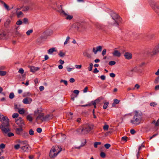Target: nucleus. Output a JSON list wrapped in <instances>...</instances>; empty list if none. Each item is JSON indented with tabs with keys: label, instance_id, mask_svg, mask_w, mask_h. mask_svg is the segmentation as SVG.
<instances>
[{
	"label": "nucleus",
	"instance_id": "obj_24",
	"mask_svg": "<svg viewBox=\"0 0 159 159\" xmlns=\"http://www.w3.org/2000/svg\"><path fill=\"white\" fill-rule=\"evenodd\" d=\"M9 129H10L9 128ZM10 130L9 131H8L7 134H4V133H3V134H4V135H6L7 134V136H8V137H12V136H13L14 135L13 133H11V132H10Z\"/></svg>",
	"mask_w": 159,
	"mask_h": 159
},
{
	"label": "nucleus",
	"instance_id": "obj_60",
	"mask_svg": "<svg viewBox=\"0 0 159 159\" xmlns=\"http://www.w3.org/2000/svg\"><path fill=\"white\" fill-rule=\"evenodd\" d=\"M110 76L111 77H112V78H114V77H115L116 75H115V74L113 73H111L110 74Z\"/></svg>",
	"mask_w": 159,
	"mask_h": 159
},
{
	"label": "nucleus",
	"instance_id": "obj_53",
	"mask_svg": "<svg viewBox=\"0 0 159 159\" xmlns=\"http://www.w3.org/2000/svg\"><path fill=\"white\" fill-rule=\"evenodd\" d=\"M5 147V145L4 143H1L0 145V148L2 149H4Z\"/></svg>",
	"mask_w": 159,
	"mask_h": 159
},
{
	"label": "nucleus",
	"instance_id": "obj_22",
	"mask_svg": "<svg viewBox=\"0 0 159 159\" xmlns=\"http://www.w3.org/2000/svg\"><path fill=\"white\" fill-rule=\"evenodd\" d=\"M55 48H52L49 49L48 51V53L49 54H52L55 51Z\"/></svg>",
	"mask_w": 159,
	"mask_h": 159
},
{
	"label": "nucleus",
	"instance_id": "obj_15",
	"mask_svg": "<svg viewBox=\"0 0 159 159\" xmlns=\"http://www.w3.org/2000/svg\"><path fill=\"white\" fill-rule=\"evenodd\" d=\"M24 138L27 139L29 138V135L27 132L23 131L21 135Z\"/></svg>",
	"mask_w": 159,
	"mask_h": 159
},
{
	"label": "nucleus",
	"instance_id": "obj_42",
	"mask_svg": "<svg viewBox=\"0 0 159 159\" xmlns=\"http://www.w3.org/2000/svg\"><path fill=\"white\" fill-rule=\"evenodd\" d=\"M19 116V114L17 113H14L12 115V117L14 118H17Z\"/></svg>",
	"mask_w": 159,
	"mask_h": 159
},
{
	"label": "nucleus",
	"instance_id": "obj_7",
	"mask_svg": "<svg viewBox=\"0 0 159 159\" xmlns=\"http://www.w3.org/2000/svg\"><path fill=\"white\" fill-rule=\"evenodd\" d=\"M15 122L19 127H23V125H25L24 121L21 117L15 119Z\"/></svg>",
	"mask_w": 159,
	"mask_h": 159
},
{
	"label": "nucleus",
	"instance_id": "obj_12",
	"mask_svg": "<svg viewBox=\"0 0 159 159\" xmlns=\"http://www.w3.org/2000/svg\"><path fill=\"white\" fill-rule=\"evenodd\" d=\"M32 101V99L29 97L24 98L23 100V102L25 104H30Z\"/></svg>",
	"mask_w": 159,
	"mask_h": 159
},
{
	"label": "nucleus",
	"instance_id": "obj_57",
	"mask_svg": "<svg viewBox=\"0 0 159 159\" xmlns=\"http://www.w3.org/2000/svg\"><path fill=\"white\" fill-rule=\"evenodd\" d=\"M64 82V84H65L66 85H67V82L66 80H61V82Z\"/></svg>",
	"mask_w": 159,
	"mask_h": 159
},
{
	"label": "nucleus",
	"instance_id": "obj_55",
	"mask_svg": "<svg viewBox=\"0 0 159 159\" xmlns=\"http://www.w3.org/2000/svg\"><path fill=\"white\" fill-rule=\"evenodd\" d=\"M18 72L22 74L24 72V70L22 68H20Z\"/></svg>",
	"mask_w": 159,
	"mask_h": 159
},
{
	"label": "nucleus",
	"instance_id": "obj_46",
	"mask_svg": "<svg viewBox=\"0 0 159 159\" xmlns=\"http://www.w3.org/2000/svg\"><path fill=\"white\" fill-rule=\"evenodd\" d=\"M14 95L13 93H11L10 94L9 97L11 99H12L14 97Z\"/></svg>",
	"mask_w": 159,
	"mask_h": 159
},
{
	"label": "nucleus",
	"instance_id": "obj_1",
	"mask_svg": "<svg viewBox=\"0 0 159 159\" xmlns=\"http://www.w3.org/2000/svg\"><path fill=\"white\" fill-rule=\"evenodd\" d=\"M0 121L2 122V124L0 125V129L2 131L4 134H6L10 131L9 129V120L7 117L2 115L0 113Z\"/></svg>",
	"mask_w": 159,
	"mask_h": 159
},
{
	"label": "nucleus",
	"instance_id": "obj_49",
	"mask_svg": "<svg viewBox=\"0 0 159 159\" xmlns=\"http://www.w3.org/2000/svg\"><path fill=\"white\" fill-rule=\"evenodd\" d=\"M22 23V22L20 20H19L16 23L17 25H21Z\"/></svg>",
	"mask_w": 159,
	"mask_h": 159
},
{
	"label": "nucleus",
	"instance_id": "obj_8",
	"mask_svg": "<svg viewBox=\"0 0 159 159\" xmlns=\"http://www.w3.org/2000/svg\"><path fill=\"white\" fill-rule=\"evenodd\" d=\"M60 14L62 15H63L64 16L66 17V19L68 20H70L73 18V16L67 14L66 13L64 10H61L60 12Z\"/></svg>",
	"mask_w": 159,
	"mask_h": 159
},
{
	"label": "nucleus",
	"instance_id": "obj_5",
	"mask_svg": "<svg viewBox=\"0 0 159 159\" xmlns=\"http://www.w3.org/2000/svg\"><path fill=\"white\" fill-rule=\"evenodd\" d=\"M34 115L36 116L38 115L36 118L37 122L38 124L42 123L44 121H43V119L44 117V113L40 112L39 111L38 109L34 112Z\"/></svg>",
	"mask_w": 159,
	"mask_h": 159
},
{
	"label": "nucleus",
	"instance_id": "obj_56",
	"mask_svg": "<svg viewBox=\"0 0 159 159\" xmlns=\"http://www.w3.org/2000/svg\"><path fill=\"white\" fill-rule=\"evenodd\" d=\"M130 132L131 134H133L135 133L136 131L134 129H131L130 130Z\"/></svg>",
	"mask_w": 159,
	"mask_h": 159
},
{
	"label": "nucleus",
	"instance_id": "obj_62",
	"mask_svg": "<svg viewBox=\"0 0 159 159\" xmlns=\"http://www.w3.org/2000/svg\"><path fill=\"white\" fill-rule=\"evenodd\" d=\"M44 89V86H40L39 88V90L41 91H43Z\"/></svg>",
	"mask_w": 159,
	"mask_h": 159
},
{
	"label": "nucleus",
	"instance_id": "obj_17",
	"mask_svg": "<svg viewBox=\"0 0 159 159\" xmlns=\"http://www.w3.org/2000/svg\"><path fill=\"white\" fill-rule=\"evenodd\" d=\"M115 23L116 24L117 26H118L120 23L122 22V19L119 16L118 18L115 20Z\"/></svg>",
	"mask_w": 159,
	"mask_h": 159
},
{
	"label": "nucleus",
	"instance_id": "obj_28",
	"mask_svg": "<svg viewBox=\"0 0 159 159\" xmlns=\"http://www.w3.org/2000/svg\"><path fill=\"white\" fill-rule=\"evenodd\" d=\"M109 104V102H105L103 106V109H106L107 108L108 104Z\"/></svg>",
	"mask_w": 159,
	"mask_h": 159
},
{
	"label": "nucleus",
	"instance_id": "obj_47",
	"mask_svg": "<svg viewBox=\"0 0 159 159\" xmlns=\"http://www.w3.org/2000/svg\"><path fill=\"white\" fill-rule=\"evenodd\" d=\"M106 149H108L111 147V145L109 144L106 143L104 145Z\"/></svg>",
	"mask_w": 159,
	"mask_h": 159
},
{
	"label": "nucleus",
	"instance_id": "obj_39",
	"mask_svg": "<svg viewBox=\"0 0 159 159\" xmlns=\"http://www.w3.org/2000/svg\"><path fill=\"white\" fill-rule=\"evenodd\" d=\"M100 156L101 157L104 158L106 157V154L104 152H101L100 154Z\"/></svg>",
	"mask_w": 159,
	"mask_h": 159
},
{
	"label": "nucleus",
	"instance_id": "obj_27",
	"mask_svg": "<svg viewBox=\"0 0 159 159\" xmlns=\"http://www.w3.org/2000/svg\"><path fill=\"white\" fill-rule=\"evenodd\" d=\"M11 22V21L9 19H8L7 20V21L5 22L4 24V25L5 27H7L8 25L10 24Z\"/></svg>",
	"mask_w": 159,
	"mask_h": 159
},
{
	"label": "nucleus",
	"instance_id": "obj_10",
	"mask_svg": "<svg viewBox=\"0 0 159 159\" xmlns=\"http://www.w3.org/2000/svg\"><path fill=\"white\" fill-rule=\"evenodd\" d=\"M53 115L52 114H47L44 116L43 119V121H48L52 119L53 118Z\"/></svg>",
	"mask_w": 159,
	"mask_h": 159
},
{
	"label": "nucleus",
	"instance_id": "obj_45",
	"mask_svg": "<svg viewBox=\"0 0 159 159\" xmlns=\"http://www.w3.org/2000/svg\"><path fill=\"white\" fill-rule=\"evenodd\" d=\"M116 62L114 61H111L109 62V64L111 66H112L116 64Z\"/></svg>",
	"mask_w": 159,
	"mask_h": 159
},
{
	"label": "nucleus",
	"instance_id": "obj_63",
	"mask_svg": "<svg viewBox=\"0 0 159 159\" xmlns=\"http://www.w3.org/2000/svg\"><path fill=\"white\" fill-rule=\"evenodd\" d=\"M100 78L102 80H104L106 79L105 76L104 75H102L101 76Z\"/></svg>",
	"mask_w": 159,
	"mask_h": 159
},
{
	"label": "nucleus",
	"instance_id": "obj_64",
	"mask_svg": "<svg viewBox=\"0 0 159 159\" xmlns=\"http://www.w3.org/2000/svg\"><path fill=\"white\" fill-rule=\"evenodd\" d=\"M73 92L74 93L78 95L79 93V91L77 90H74Z\"/></svg>",
	"mask_w": 159,
	"mask_h": 159
},
{
	"label": "nucleus",
	"instance_id": "obj_18",
	"mask_svg": "<svg viewBox=\"0 0 159 159\" xmlns=\"http://www.w3.org/2000/svg\"><path fill=\"white\" fill-rule=\"evenodd\" d=\"M101 99L102 98H98V99L95 100L94 101V102H93V104L94 106V108H96V103L99 102Z\"/></svg>",
	"mask_w": 159,
	"mask_h": 159
},
{
	"label": "nucleus",
	"instance_id": "obj_50",
	"mask_svg": "<svg viewBox=\"0 0 159 159\" xmlns=\"http://www.w3.org/2000/svg\"><path fill=\"white\" fill-rule=\"evenodd\" d=\"M70 39V37H69V36L67 37L64 43V44L65 45V44H67V42L69 41Z\"/></svg>",
	"mask_w": 159,
	"mask_h": 159
},
{
	"label": "nucleus",
	"instance_id": "obj_25",
	"mask_svg": "<svg viewBox=\"0 0 159 159\" xmlns=\"http://www.w3.org/2000/svg\"><path fill=\"white\" fill-rule=\"evenodd\" d=\"M26 119L30 122L32 121L33 119L32 117L30 115H28L26 116Z\"/></svg>",
	"mask_w": 159,
	"mask_h": 159
},
{
	"label": "nucleus",
	"instance_id": "obj_54",
	"mask_svg": "<svg viewBox=\"0 0 159 159\" xmlns=\"http://www.w3.org/2000/svg\"><path fill=\"white\" fill-rule=\"evenodd\" d=\"M128 139V138L126 136H124L121 138V140L123 141H127V139Z\"/></svg>",
	"mask_w": 159,
	"mask_h": 159
},
{
	"label": "nucleus",
	"instance_id": "obj_3",
	"mask_svg": "<svg viewBox=\"0 0 159 159\" xmlns=\"http://www.w3.org/2000/svg\"><path fill=\"white\" fill-rule=\"evenodd\" d=\"M62 148L60 146L53 147L50 150L49 156L50 158L56 157L62 150Z\"/></svg>",
	"mask_w": 159,
	"mask_h": 159
},
{
	"label": "nucleus",
	"instance_id": "obj_26",
	"mask_svg": "<svg viewBox=\"0 0 159 159\" xmlns=\"http://www.w3.org/2000/svg\"><path fill=\"white\" fill-rule=\"evenodd\" d=\"M23 21L24 24H29L28 19L26 18H24L23 20Z\"/></svg>",
	"mask_w": 159,
	"mask_h": 159
},
{
	"label": "nucleus",
	"instance_id": "obj_36",
	"mask_svg": "<svg viewBox=\"0 0 159 159\" xmlns=\"http://www.w3.org/2000/svg\"><path fill=\"white\" fill-rule=\"evenodd\" d=\"M95 26L96 27L99 29H100L102 28V25L100 24L97 23L95 24Z\"/></svg>",
	"mask_w": 159,
	"mask_h": 159
},
{
	"label": "nucleus",
	"instance_id": "obj_23",
	"mask_svg": "<svg viewBox=\"0 0 159 159\" xmlns=\"http://www.w3.org/2000/svg\"><path fill=\"white\" fill-rule=\"evenodd\" d=\"M120 101V100H118L117 99H114L113 100V103L112 104V106H113V105H115L116 104H118L119 103Z\"/></svg>",
	"mask_w": 159,
	"mask_h": 159
},
{
	"label": "nucleus",
	"instance_id": "obj_4",
	"mask_svg": "<svg viewBox=\"0 0 159 159\" xmlns=\"http://www.w3.org/2000/svg\"><path fill=\"white\" fill-rule=\"evenodd\" d=\"M94 126L93 124L86 125H84L81 129V132L83 134H87L92 130Z\"/></svg>",
	"mask_w": 159,
	"mask_h": 159
},
{
	"label": "nucleus",
	"instance_id": "obj_29",
	"mask_svg": "<svg viewBox=\"0 0 159 159\" xmlns=\"http://www.w3.org/2000/svg\"><path fill=\"white\" fill-rule=\"evenodd\" d=\"M7 72L6 71H0V75L3 76L6 75Z\"/></svg>",
	"mask_w": 159,
	"mask_h": 159
},
{
	"label": "nucleus",
	"instance_id": "obj_33",
	"mask_svg": "<svg viewBox=\"0 0 159 159\" xmlns=\"http://www.w3.org/2000/svg\"><path fill=\"white\" fill-rule=\"evenodd\" d=\"M101 143L100 142H95L94 144V147L95 148H97L98 145H100Z\"/></svg>",
	"mask_w": 159,
	"mask_h": 159
},
{
	"label": "nucleus",
	"instance_id": "obj_44",
	"mask_svg": "<svg viewBox=\"0 0 159 159\" xmlns=\"http://www.w3.org/2000/svg\"><path fill=\"white\" fill-rule=\"evenodd\" d=\"M29 132L30 135H33L34 134V131L32 129H30Z\"/></svg>",
	"mask_w": 159,
	"mask_h": 159
},
{
	"label": "nucleus",
	"instance_id": "obj_48",
	"mask_svg": "<svg viewBox=\"0 0 159 159\" xmlns=\"http://www.w3.org/2000/svg\"><path fill=\"white\" fill-rule=\"evenodd\" d=\"M20 147V145L19 144L15 145L14 146V148L16 150L18 149Z\"/></svg>",
	"mask_w": 159,
	"mask_h": 159
},
{
	"label": "nucleus",
	"instance_id": "obj_2",
	"mask_svg": "<svg viewBox=\"0 0 159 159\" xmlns=\"http://www.w3.org/2000/svg\"><path fill=\"white\" fill-rule=\"evenodd\" d=\"M143 119V114L141 111H135L133 113V116L130 122L133 125H137L140 124Z\"/></svg>",
	"mask_w": 159,
	"mask_h": 159
},
{
	"label": "nucleus",
	"instance_id": "obj_20",
	"mask_svg": "<svg viewBox=\"0 0 159 159\" xmlns=\"http://www.w3.org/2000/svg\"><path fill=\"white\" fill-rule=\"evenodd\" d=\"M16 14L18 18H20L21 17H23V13L21 11H18L17 13Z\"/></svg>",
	"mask_w": 159,
	"mask_h": 159
},
{
	"label": "nucleus",
	"instance_id": "obj_35",
	"mask_svg": "<svg viewBox=\"0 0 159 159\" xmlns=\"http://www.w3.org/2000/svg\"><path fill=\"white\" fill-rule=\"evenodd\" d=\"M25 111L23 109H20L18 110V112L20 114H23L25 113Z\"/></svg>",
	"mask_w": 159,
	"mask_h": 159
},
{
	"label": "nucleus",
	"instance_id": "obj_11",
	"mask_svg": "<svg viewBox=\"0 0 159 159\" xmlns=\"http://www.w3.org/2000/svg\"><path fill=\"white\" fill-rule=\"evenodd\" d=\"M23 127H19V128H16V134L19 135H21L23 131Z\"/></svg>",
	"mask_w": 159,
	"mask_h": 159
},
{
	"label": "nucleus",
	"instance_id": "obj_52",
	"mask_svg": "<svg viewBox=\"0 0 159 159\" xmlns=\"http://www.w3.org/2000/svg\"><path fill=\"white\" fill-rule=\"evenodd\" d=\"M36 131L37 132L40 133L42 131V129L40 128H38L37 129Z\"/></svg>",
	"mask_w": 159,
	"mask_h": 159
},
{
	"label": "nucleus",
	"instance_id": "obj_30",
	"mask_svg": "<svg viewBox=\"0 0 159 159\" xmlns=\"http://www.w3.org/2000/svg\"><path fill=\"white\" fill-rule=\"evenodd\" d=\"M97 49L95 51L96 52H97L98 51H101L102 50V47L101 46H98L97 47Z\"/></svg>",
	"mask_w": 159,
	"mask_h": 159
},
{
	"label": "nucleus",
	"instance_id": "obj_37",
	"mask_svg": "<svg viewBox=\"0 0 159 159\" xmlns=\"http://www.w3.org/2000/svg\"><path fill=\"white\" fill-rule=\"evenodd\" d=\"M59 55L60 57H63L65 55V53L61 51H60Z\"/></svg>",
	"mask_w": 159,
	"mask_h": 159
},
{
	"label": "nucleus",
	"instance_id": "obj_41",
	"mask_svg": "<svg viewBox=\"0 0 159 159\" xmlns=\"http://www.w3.org/2000/svg\"><path fill=\"white\" fill-rule=\"evenodd\" d=\"M93 64L90 63L89 64V66L88 67V70L89 71H91L92 70Z\"/></svg>",
	"mask_w": 159,
	"mask_h": 159
},
{
	"label": "nucleus",
	"instance_id": "obj_61",
	"mask_svg": "<svg viewBox=\"0 0 159 159\" xmlns=\"http://www.w3.org/2000/svg\"><path fill=\"white\" fill-rule=\"evenodd\" d=\"M140 87V85L138 84H136L134 86V88L136 89H138Z\"/></svg>",
	"mask_w": 159,
	"mask_h": 159
},
{
	"label": "nucleus",
	"instance_id": "obj_9",
	"mask_svg": "<svg viewBox=\"0 0 159 159\" xmlns=\"http://www.w3.org/2000/svg\"><path fill=\"white\" fill-rule=\"evenodd\" d=\"M151 7L159 16V6L154 3L151 5Z\"/></svg>",
	"mask_w": 159,
	"mask_h": 159
},
{
	"label": "nucleus",
	"instance_id": "obj_38",
	"mask_svg": "<svg viewBox=\"0 0 159 159\" xmlns=\"http://www.w3.org/2000/svg\"><path fill=\"white\" fill-rule=\"evenodd\" d=\"M6 35V34L4 33H2L0 34V39H2V38L5 37Z\"/></svg>",
	"mask_w": 159,
	"mask_h": 159
},
{
	"label": "nucleus",
	"instance_id": "obj_6",
	"mask_svg": "<svg viewBox=\"0 0 159 159\" xmlns=\"http://www.w3.org/2000/svg\"><path fill=\"white\" fill-rule=\"evenodd\" d=\"M159 52V45L158 44L153 49L150 51V54L151 55H156Z\"/></svg>",
	"mask_w": 159,
	"mask_h": 159
},
{
	"label": "nucleus",
	"instance_id": "obj_13",
	"mask_svg": "<svg viewBox=\"0 0 159 159\" xmlns=\"http://www.w3.org/2000/svg\"><path fill=\"white\" fill-rule=\"evenodd\" d=\"M30 148L29 145L26 144L21 147V149H22L24 152H27L29 150Z\"/></svg>",
	"mask_w": 159,
	"mask_h": 159
},
{
	"label": "nucleus",
	"instance_id": "obj_40",
	"mask_svg": "<svg viewBox=\"0 0 159 159\" xmlns=\"http://www.w3.org/2000/svg\"><path fill=\"white\" fill-rule=\"evenodd\" d=\"M3 4L4 6L5 7L7 10H10V9H9V6L7 5L5 2H3Z\"/></svg>",
	"mask_w": 159,
	"mask_h": 159
},
{
	"label": "nucleus",
	"instance_id": "obj_16",
	"mask_svg": "<svg viewBox=\"0 0 159 159\" xmlns=\"http://www.w3.org/2000/svg\"><path fill=\"white\" fill-rule=\"evenodd\" d=\"M124 56L125 58L127 59H130L132 58V54L129 52H126Z\"/></svg>",
	"mask_w": 159,
	"mask_h": 159
},
{
	"label": "nucleus",
	"instance_id": "obj_14",
	"mask_svg": "<svg viewBox=\"0 0 159 159\" xmlns=\"http://www.w3.org/2000/svg\"><path fill=\"white\" fill-rule=\"evenodd\" d=\"M113 56L120 57L121 56V53L117 50H115L112 53Z\"/></svg>",
	"mask_w": 159,
	"mask_h": 159
},
{
	"label": "nucleus",
	"instance_id": "obj_43",
	"mask_svg": "<svg viewBox=\"0 0 159 159\" xmlns=\"http://www.w3.org/2000/svg\"><path fill=\"white\" fill-rule=\"evenodd\" d=\"M159 82V76L157 77L155 79L154 82L156 84H157Z\"/></svg>",
	"mask_w": 159,
	"mask_h": 159
},
{
	"label": "nucleus",
	"instance_id": "obj_32",
	"mask_svg": "<svg viewBox=\"0 0 159 159\" xmlns=\"http://www.w3.org/2000/svg\"><path fill=\"white\" fill-rule=\"evenodd\" d=\"M19 143L21 144L25 145L27 144L28 143V141L26 140H25L23 141H20Z\"/></svg>",
	"mask_w": 159,
	"mask_h": 159
},
{
	"label": "nucleus",
	"instance_id": "obj_59",
	"mask_svg": "<svg viewBox=\"0 0 159 159\" xmlns=\"http://www.w3.org/2000/svg\"><path fill=\"white\" fill-rule=\"evenodd\" d=\"M76 96H75L74 94H72L71 95V98L72 100L74 101L75 100V98L76 97Z\"/></svg>",
	"mask_w": 159,
	"mask_h": 159
},
{
	"label": "nucleus",
	"instance_id": "obj_19",
	"mask_svg": "<svg viewBox=\"0 0 159 159\" xmlns=\"http://www.w3.org/2000/svg\"><path fill=\"white\" fill-rule=\"evenodd\" d=\"M111 16L112 19L115 20H116V19L118 18V17L119 16L118 14L115 13H112Z\"/></svg>",
	"mask_w": 159,
	"mask_h": 159
},
{
	"label": "nucleus",
	"instance_id": "obj_58",
	"mask_svg": "<svg viewBox=\"0 0 159 159\" xmlns=\"http://www.w3.org/2000/svg\"><path fill=\"white\" fill-rule=\"evenodd\" d=\"M106 49H104L103 50L102 52V55L104 56V55H105L106 54Z\"/></svg>",
	"mask_w": 159,
	"mask_h": 159
},
{
	"label": "nucleus",
	"instance_id": "obj_51",
	"mask_svg": "<svg viewBox=\"0 0 159 159\" xmlns=\"http://www.w3.org/2000/svg\"><path fill=\"white\" fill-rule=\"evenodd\" d=\"M57 137H64L65 136V135L63 134H57Z\"/></svg>",
	"mask_w": 159,
	"mask_h": 159
},
{
	"label": "nucleus",
	"instance_id": "obj_34",
	"mask_svg": "<svg viewBox=\"0 0 159 159\" xmlns=\"http://www.w3.org/2000/svg\"><path fill=\"white\" fill-rule=\"evenodd\" d=\"M109 126L107 125H105L103 127V129L104 131L107 130L108 129Z\"/></svg>",
	"mask_w": 159,
	"mask_h": 159
},
{
	"label": "nucleus",
	"instance_id": "obj_21",
	"mask_svg": "<svg viewBox=\"0 0 159 159\" xmlns=\"http://www.w3.org/2000/svg\"><path fill=\"white\" fill-rule=\"evenodd\" d=\"M152 123L154 124L156 126H158L159 125V118L158 119L156 122L155 120H154L152 121Z\"/></svg>",
	"mask_w": 159,
	"mask_h": 159
},
{
	"label": "nucleus",
	"instance_id": "obj_31",
	"mask_svg": "<svg viewBox=\"0 0 159 159\" xmlns=\"http://www.w3.org/2000/svg\"><path fill=\"white\" fill-rule=\"evenodd\" d=\"M33 32V30L32 29H31V30H28L26 32V34L27 35L29 36V35H30L31 33H32Z\"/></svg>",
	"mask_w": 159,
	"mask_h": 159
}]
</instances>
